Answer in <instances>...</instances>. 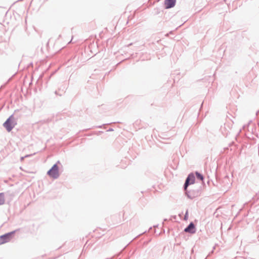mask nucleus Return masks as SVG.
Instances as JSON below:
<instances>
[{
    "instance_id": "nucleus-1",
    "label": "nucleus",
    "mask_w": 259,
    "mask_h": 259,
    "mask_svg": "<svg viewBox=\"0 0 259 259\" xmlns=\"http://www.w3.org/2000/svg\"><path fill=\"white\" fill-rule=\"evenodd\" d=\"M58 164H61L59 160L57 161V162L47 171V175L54 179H58L60 176Z\"/></svg>"
},
{
    "instance_id": "nucleus-2",
    "label": "nucleus",
    "mask_w": 259,
    "mask_h": 259,
    "mask_svg": "<svg viewBox=\"0 0 259 259\" xmlns=\"http://www.w3.org/2000/svg\"><path fill=\"white\" fill-rule=\"evenodd\" d=\"M16 124V122L15 121L14 114H12L3 123V126L8 132H10L15 127Z\"/></svg>"
},
{
    "instance_id": "nucleus-3",
    "label": "nucleus",
    "mask_w": 259,
    "mask_h": 259,
    "mask_svg": "<svg viewBox=\"0 0 259 259\" xmlns=\"http://www.w3.org/2000/svg\"><path fill=\"white\" fill-rule=\"evenodd\" d=\"M17 230H14L0 236V245L10 242L14 237Z\"/></svg>"
},
{
    "instance_id": "nucleus-4",
    "label": "nucleus",
    "mask_w": 259,
    "mask_h": 259,
    "mask_svg": "<svg viewBox=\"0 0 259 259\" xmlns=\"http://www.w3.org/2000/svg\"><path fill=\"white\" fill-rule=\"evenodd\" d=\"M184 191H185L186 196L191 199L198 197L200 195V190L199 189H193L188 191L187 189L186 190H184Z\"/></svg>"
},
{
    "instance_id": "nucleus-5",
    "label": "nucleus",
    "mask_w": 259,
    "mask_h": 259,
    "mask_svg": "<svg viewBox=\"0 0 259 259\" xmlns=\"http://www.w3.org/2000/svg\"><path fill=\"white\" fill-rule=\"evenodd\" d=\"M195 181V177L193 173H190L188 175L185 180V183L183 186L184 190H186L188 187L194 183Z\"/></svg>"
},
{
    "instance_id": "nucleus-6",
    "label": "nucleus",
    "mask_w": 259,
    "mask_h": 259,
    "mask_svg": "<svg viewBox=\"0 0 259 259\" xmlns=\"http://www.w3.org/2000/svg\"><path fill=\"white\" fill-rule=\"evenodd\" d=\"M196 231L195 225L193 222H191L184 229V232L190 234H194Z\"/></svg>"
},
{
    "instance_id": "nucleus-7",
    "label": "nucleus",
    "mask_w": 259,
    "mask_h": 259,
    "mask_svg": "<svg viewBox=\"0 0 259 259\" xmlns=\"http://www.w3.org/2000/svg\"><path fill=\"white\" fill-rule=\"evenodd\" d=\"M176 3V0H164L165 8L166 9L173 8Z\"/></svg>"
},
{
    "instance_id": "nucleus-8",
    "label": "nucleus",
    "mask_w": 259,
    "mask_h": 259,
    "mask_svg": "<svg viewBox=\"0 0 259 259\" xmlns=\"http://www.w3.org/2000/svg\"><path fill=\"white\" fill-rule=\"evenodd\" d=\"M196 178L197 180L203 181L204 179L203 176L198 171L195 172Z\"/></svg>"
},
{
    "instance_id": "nucleus-9",
    "label": "nucleus",
    "mask_w": 259,
    "mask_h": 259,
    "mask_svg": "<svg viewBox=\"0 0 259 259\" xmlns=\"http://www.w3.org/2000/svg\"><path fill=\"white\" fill-rule=\"evenodd\" d=\"M5 195L4 193H0V205H3L5 203Z\"/></svg>"
},
{
    "instance_id": "nucleus-10",
    "label": "nucleus",
    "mask_w": 259,
    "mask_h": 259,
    "mask_svg": "<svg viewBox=\"0 0 259 259\" xmlns=\"http://www.w3.org/2000/svg\"><path fill=\"white\" fill-rule=\"evenodd\" d=\"M188 219V210H187L184 215V220L186 221Z\"/></svg>"
},
{
    "instance_id": "nucleus-11",
    "label": "nucleus",
    "mask_w": 259,
    "mask_h": 259,
    "mask_svg": "<svg viewBox=\"0 0 259 259\" xmlns=\"http://www.w3.org/2000/svg\"><path fill=\"white\" fill-rule=\"evenodd\" d=\"M114 130L112 128H109L108 130H107V132H111V131H113Z\"/></svg>"
},
{
    "instance_id": "nucleus-12",
    "label": "nucleus",
    "mask_w": 259,
    "mask_h": 259,
    "mask_svg": "<svg viewBox=\"0 0 259 259\" xmlns=\"http://www.w3.org/2000/svg\"><path fill=\"white\" fill-rule=\"evenodd\" d=\"M5 85V84L1 85L0 89H2L3 88H4Z\"/></svg>"
},
{
    "instance_id": "nucleus-13",
    "label": "nucleus",
    "mask_w": 259,
    "mask_h": 259,
    "mask_svg": "<svg viewBox=\"0 0 259 259\" xmlns=\"http://www.w3.org/2000/svg\"><path fill=\"white\" fill-rule=\"evenodd\" d=\"M102 126V125H99V126H97V127H98V128H101Z\"/></svg>"
},
{
    "instance_id": "nucleus-14",
    "label": "nucleus",
    "mask_w": 259,
    "mask_h": 259,
    "mask_svg": "<svg viewBox=\"0 0 259 259\" xmlns=\"http://www.w3.org/2000/svg\"><path fill=\"white\" fill-rule=\"evenodd\" d=\"M30 156V155H28L25 156V157H29Z\"/></svg>"
},
{
    "instance_id": "nucleus-15",
    "label": "nucleus",
    "mask_w": 259,
    "mask_h": 259,
    "mask_svg": "<svg viewBox=\"0 0 259 259\" xmlns=\"http://www.w3.org/2000/svg\"><path fill=\"white\" fill-rule=\"evenodd\" d=\"M17 111H18V110H15V113L16 112H17Z\"/></svg>"
},
{
    "instance_id": "nucleus-16",
    "label": "nucleus",
    "mask_w": 259,
    "mask_h": 259,
    "mask_svg": "<svg viewBox=\"0 0 259 259\" xmlns=\"http://www.w3.org/2000/svg\"><path fill=\"white\" fill-rule=\"evenodd\" d=\"M24 159V157H21V160H22V159Z\"/></svg>"
}]
</instances>
